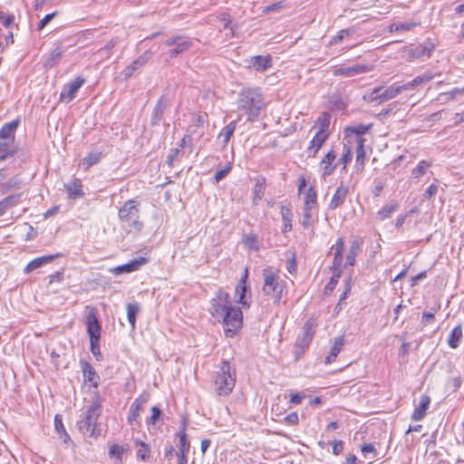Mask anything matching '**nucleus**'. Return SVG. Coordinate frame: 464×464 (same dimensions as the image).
<instances>
[{
	"mask_svg": "<svg viewBox=\"0 0 464 464\" xmlns=\"http://www.w3.org/2000/svg\"><path fill=\"white\" fill-rule=\"evenodd\" d=\"M344 246V241L343 238H338L336 240L335 245L332 247V249H334V256L333 260V265L331 266V269L333 270V273H337L342 275V264H343V250Z\"/></svg>",
	"mask_w": 464,
	"mask_h": 464,
	"instance_id": "obj_14",
	"label": "nucleus"
},
{
	"mask_svg": "<svg viewBox=\"0 0 464 464\" xmlns=\"http://www.w3.org/2000/svg\"><path fill=\"white\" fill-rule=\"evenodd\" d=\"M151 57L150 51L144 52L141 55H140L135 61H133L130 65H128L123 71L122 75L125 79L130 78L135 71L141 68Z\"/></svg>",
	"mask_w": 464,
	"mask_h": 464,
	"instance_id": "obj_15",
	"label": "nucleus"
},
{
	"mask_svg": "<svg viewBox=\"0 0 464 464\" xmlns=\"http://www.w3.org/2000/svg\"><path fill=\"white\" fill-rule=\"evenodd\" d=\"M331 115L329 112H324L318 118L317 122L320 125L318 131H323L324 133H327V130L330 125Z\"/></svg>",
	"mask_w": 464,
	"mask_h": 464,
	"instance_id": "obj_47",
	"label": "nucleus"
},
{
	"mask_svg": "<svg viewBox=\"0 0 464 464\" xmlns=\"http://www.w3.org/2000/svg\"><path fill=\"white\" fill-rule=\"evenodd\" d=\"M237 121L245 118L246 121H256L266 108L264 95L259 88L245 87L237 95Z\"/></svg>",
	"mask_w": 464,
	"mask_h": 464,
	"instance_id": "obj_1",
	"label": "nucleus"
},
{
	"mask_svg": "<svg viewBox=\"0 0 464 464\" xmlns=\"http://www.w3.org/2000/svg\"><path fill=\"white\" fill-rule=\"evenodd\" d=\"M65 189L70 198L76 199L81 198L84 196L82 191V185L80 179H73L70 182L64 185Z\"/></svg>",
	"mask_w": 464,
	"mask_h": 464,
	"instance_id": "obj_21",
	"label": "nucleus"
},
{
	"mask_svg": "<svg viewBox=\"0 0 464 464\" xmlns=\"http://www.w3.org/2000/svg\"><path fill=\"white\" fill-rule=\"evenodd\" d=\"M364 158H365V151H364L362 140H360L358 142V145L356 148V161H357V163L361 162V164L363 165Z\"/></svg>",
	"mask_w": 464,
	"mask_h": 464,
	"instance_id": "obj_56",
	"label": "nucleus"
},
{
	"mask_svg": "<svg viewBox=\"0 0 464 464\" xmlns=\"http://www.w3.org/2000/svg\"><path fill=\"white\" fill-rule=\"evenodd\" d=\"M311 218H312V210H308V208H304L303 221H302V225L304 227L307 228L310 227Z\"/></svg>",
	"mask_w": 464,
	"mask_h": 464,
	"instance_id": "obj_63",
	"label": "nucleus"
},
{
	"mask_svg": "<svg viewBox=\"0 0 464 464\" xmlns=\"http://www.w3.org/2000/svg\"><path fill=\"white\" fill-rule=\"evenodd\" d=\"M177 437L179 438L178 451L189 452L190 443L187 438L186 423L184 421L182 422L179 430L177 433Z\"/></svg>",
	"mask_w": 464,
	"mask_h": 464,
	"instance_id": "obj_29",
	"label": "nucleus"
},
{
	"mask_svg": "<svg viewBox=\"0 0 464 464\" xmlns=\"http://www.w3.org/2000/svg\"><path fill=\"white\" fill-rule=\"evenodd\" d=\"M224 324V332L227 337H233L243 324V314L239 307L230 306L228 310L220 316Z\"/></svg>",
	"mask_w": 464,
	"mask_h": 464,
	"instance_id": "obj_5",
	"label": "nucleus"
},
{
	"mask_svg": "<svg viewBox=\"0 0 464 464\" xmlns=\"http://www.w3.org/2000/svg\"><path fill=\"white\" fill-rule=\"evenodd\" d=\"M146 263L147 259L145 257L140 256L139 258L130 261L127 264L112 267L109 271L115 276H119L125 273L128 274L137 271L141 266L145 265Z\"/></svg>",
	"mask_w": 464,
	"mask_h": 464,
	"instance_id": "obj_12",
	"label": "nucleus"
},
{
	"mask_svg": "<svg viewBox=\"0 0 464 464\" xmlns=\"http://www.w3.org/2000/svg\"><path fill=\"white\" fill-rule=\"evenodd\" d=\"M430 167V163L426 160H421L418 163L417 167L411 170V178L419 179L422 177L427 169Z\"/></svg>",
	"mask_w": 464,
	"mask_h": 464,
	"instance_id": "obj_45",
	"label": "nucleus"
},
{
	"mask_svg": "<svg viewBox=\"0 0 464 464\" xmlns=\"http://www.w3.org/2000/svg\"><path fill=\"white\" fill-rule=\"evenodd\" d=\"M381 91H382V86L375 87L372 90L371 92L364 95L363 99L369 102H376L378 104H381L382 103V102H380L381 97H382Z\"/></svg>",
	"mask_w": 464,
	"mask_h": 464,
	"instance_id": "obj_46",
	"label": "nucleus"
},
{
	"mask_svg": "<svg viewBox=\"0 0 464 464\" xmlns=\"http://www.w3.org/2000/svg\"><path fill=\"white\" fill-rule=\"evenodd\" d=\"M406 91L403 84L398 85V84H392L390 87L384 89L382 86V91H381V101L380 102H385L391 99L395 98L398 94L401 92Z\"/></svg>",
	"mask_w": 464,
	"mask_h": 464,
	"instance_id": "obj_25",
	"label": "nucleus"
},
{
	"mask_svg": "<svg viewBox=\"0 0 464 464\" xmlns=\"http://www.w3.org/2000/svg\"><path fill=\"white\" fill-rule=\"evenodd\" d=\"M236 384V371L227 361H223L217 372L215 389L219 396H227L231 393Z\"/></svg>",
	"mask_w": 464,
	"mask_h": 464,
	"instance_id": "obj_3",
	"label": "nucleus"
},
{
	"mask_svg": "<svg viewBox=\"0 0 464 464\" xmlns=\"http://www.w3.org/2000/svg\"><path fill=\"white\" fill-rule=\"evenodd\" d=\"M22 181L17 177L11 178L2 188V193L5 194L11 189H18L21 188Z\"/></svg>",
	"mask_w": 464,
	"mask_h": 464,
	"instance_id": "obj_48",
	"label": "nucleus"
},
{
	"mask_svg": "<svg viewBox=\"0 0 464 464\" xmlns=\"http://www.w3.org/2000/svg\"><path fill=\"white\" fill-rule=\"evenodd\" d=\"M372 71V67L369 65L363 64H355L351 67H341V68H333V75L334 76H343V77H352L357 74L368 72Z\"/></svg>",
	"mask_w": 464,
	"mask_h": 464,
	"instance_id": "obj_11",
	"label": "nucleus"
},
{
	"mask_svg": "<svg viewBox=\"0 0 464 464\" xmlns=\"http://www.w3.org/2000/svg\"><path fill=\"white\" fill-rule=\"evenodd\" d=\"M121 225L128 232L139 233L143 228L140 221L139 203L133 199L127 200L118 212Z\"/></svg>",
	"mask_w": 464,
	"mask_h": 464,
	"instance_id": "obj_2",
	"label": "nucleus"
},
{
	"mask_svg": "<svg viewBox=\"0 0 464 464\" xmlns=\"http://www.w3.org/2000/svg\"><path fill=\"white\" fill-rule=\"evenodd\" d=\"M166 102L164 100L163 97H160L155 107H154V111H153V113H152V116H151V124L152 125H158L162 118V115L164 113V111L166 109Z\"/></svg>",
	"mask_w": 464,
	"mask_h": 464,
	"instance_id": "obj_30",
	"label": "nucleus"
},
{
	"mask_svg": "<svg viewBox=\"0 0 464 464\" xmlns=\"http://www.w3.org/2000/svg\"><path fill=\"white\" fill-rule=\"evenodd\" d=\"M344 345V336L341 335L334 339L333 345L330 350L328 356L325 358V364H330L335 361L336 357L342 351Z\"/></svg>",
	"mask_w": 464,
	"mask_h": 464,
	"instance_id": "obj_23",
	"label": "nucleus"
},
{
	"mask_svg": "<svg viewBox=\"0 0 464 464\" xmlns=\"http://www.w3.org/2000/svg\"><path fill=\"white\" fill-rule=\"evenodd\" d=\"M314 321L310 318L308 319L303 327V335L297 338L296 344L301 348H306L314 335Z\"/></svg>",
	"mask_w": 464,
	"mask_h": 464,
	"instance_id": "obj_13",
	"label": "nucleus"
},
{
	"mask_svg": "<svg viewBox=\"0 0 464 464\" xmlns=\"http://www.w3.org/2000/svg\"><path fill=\"white\" fill-rule=\"evenodd\" d=\"M229 295L222 289H219L215 296L210 301L209 313L210 314L220 321V316L232 306Z\"/></svg>",
	"mask_w": 464,
	"mask_h": 464,
	"instance_id": "obj_6",
	"label": "nucleus"
},
{
	"mask_svg": "<svg viewBox=\"0 0 464 464\" xmlns=\"http://www.w3.org/2000/svg\"><path fill=\"white\" fill-rule=\"evenodd\" d=\"M64 50L62 46L55 47L49 54L46 60V65L49 67L55 66L62 59Z\"/></svg>",
	"mask_w": 464,
	"mask_h": 464,
	"instance_id": "obj_42",
	"label": "nucleus"
},
{
	"mask_svg": "<svg viewBox=\"0 0 464 464\" xmlns=\"http://www.w3.org/2000/svg\"><path fill=\"white\" fill-rule=\"evenodd\" d=\"M0 159H6L15 153L14 142H8L5 140H0Z\"/></svg>",
	"mask_w": 464,
	"mask_h": 464,
	"instance_id": "obj_44",
	"label": "nucleus"
},
{
	"mask_svg": "<svg viewBox=\"0 0 464 464\" xmlns=\"http://www.w3.org/2000/svg\"><path fill=\"white\" fill-rule=\"evenodd\" d=\"M134 445L137 450V459H140L142 461H146L150 458V446L144 442H142L140 440L136 439L134 440Z\"/></svg>",
	"mask_w": 464,
	"mask_h": 464,
	"instance_id": "obj_36",
	"label": "nucleus"
},
{
	"mask_svg": "<svg viewBox=\"0 0 464 464\" xmlns=\"http://www.w3.org/2000/svg\"><path fill=\"white\" fill-rule=\"evenodd\" d=\"M244 243L249 248H255L256 250L258 249V247L256 246L257 239L255 235L245 237Z\"/></svg>",
	"mask_w": 464,
	"mask_h": 464,
	"instance_id": "obj_61",
	"label": "nucleus"
},
{
	"mask_svg": "<svg viewBox=\"0 0 464 464\" xmlns=\"http://www.w3.org/2000/svg\"><path fill=\"white\" fill-rule=\"evenodd\" d=\"M14 22V15L10 14H7L3 11H0V23L3 24L5 27H10Z\"/></svg>",
	"mask_w": 464,
	"mask_h": 464,
	"instance_id": "obj_54",
	"label": "nucleus"
},
{
	"mask_svg": "<svg viewBox=\"0 0 464 464\" xmlns=\"http://www.w3.org/2000/svg\"><path fill=\"white\" fill-rule=\"evenodd\" d=\"M101 412V403L99 401H93L82 419L77 422L80 432L90 437H97L99 435L96 432L97 420Z\"/></svg>",
	"mask_w": 464,
	"mask_h": 464,
	"instance_id": "obj_4",
	"label": "nucleus"
},
{
	"mask_svg": "<svg viewBox=\"0 0 464 464\" xmlns=\"http://www.w3.org/2000/svg\"><path fill=\"white\" fill-rule=\"evenodd\" d=\"M237 127V121H230L219 132L218 139L222 140L223 147H226L233 136Z\"/></svg>",
	"mask_w": 464,
	"mask_h": 464,
	"instance_id": "obj_28",
	"label": "nucleus"
},
{
	"mask_svg": "<svg viewBox=\"0 0 464 464\" xmlns=\"http://www.w3.org/2000/svg\"><path fill=\"white\" fill-rule=\"evenodd\" d=\"M87 309L89 311L84 317V324L89 339H101L102 326L97 317V311L93 307H87Z\"/></svg>",
	"mask_w": 464,
	"mask_h": 464,
	"instance_id": "obj_9",
	"label": "nucleus"
},
{
	"mask_svg": "<svg viewBox=\"0 0 464 464\" xmlns=\"http://www.w3.org/2000/svg\"><path fill=\"white\" fill-rule=\"evenodd\" d=\"M283 8V2H277L275 4H272L270 5H267L263 8L262 13L263 14H269L271 12H278Z\"/></svg>",
	"mask_w": 464,
	"mask_h": 464,
	"instance_id": "obj_59",
	"label": "nucleus"
},
{
	"mask_svg": "<svg viewBox=\"0 0 464 464\" xmlns=\"http://www.w3.org/2000/svg\"><path fill=\"white\" fill-rule=\"evenodd\" d=\"M57 15V12L46 14L38 24V30H43Z\"/></svg>",
	"mask_w": 464,
	"mask_h": 464,
	"instance_id": "obj_58",
	"label": "nucleus"
},
{
	"mask_svg": "<svg viewBox=\"0 0 464 464\" xmlns=\"http://www.w3.org/2000/svg\"><path fill=\"white\" fill-rule=\"evenodd\" d=\"M124 452V450L121 446L113 444L109 449V455L111 457H116L118 460H121V456Z\"/></svg>",
	"mask_w": 464,
	"mask_h": 464,
	"instance_id": "obj_53",
	"label": "nucleus"
},
{
	"mask_svg": "<svg viewBox=\"0 0 464 464\" xmlns=\"http://www.w3.org/2000/svg\"><path fill=\"white\" fill-rule=\"evenodd\" d=\"M246 287V285H237L236 289L237 295H238L237 302L242 304L243 306L249 307V303L245 300Z\"/></svg>",
	"mask_w": 464,
	"mask_h": 464,
	"instance_id": "obj_55",
	"label": "nucleus"
},
{
	"mask_svg": "<svg viewBox=\"0 0 464 464\" xmlns=\"http://www.w3.org/2000/svg\"><path fill=\"white\" fill-rule=\"evenodd\" d=\"M340 277H341L340 274L333 273V276L330 278V281L327 283V285L324 287V293L325 294H330L331 292L334 291V289L335 288V286H336Z\"/></svg>",
	"mask_w": 464,
	"mask_h": 464,
	"instance_id": "obj_51",
	"label": "nucleus"
},
{
	"mask_svg": "<svg viewBox=\"0 0 464 464\" xmlns=\"http://www.w3.org/2000/svg\"><path fill=\"white\" fill-rule=\"evenodd\" d=\"M371 128H372V124H367V125L359 124V125L352 128V131L357 135H362V134L368 132L371 130Z\"/></svg>",
	"mask_w": 464,
	"mask_h": 464,
	"instance_id": "obj_60",
	"label": "nucleus"
},
{
	"mask_svg": "<svg viewBox=\"0 0 464 464\" xmlns=\"http://www.w3.org/2000/svg\"><path fill=\"white\" fill-rule=\"evenodd\" d=\"M90 349L97 361L102 360V355L100 350V339L90 340Z\"/></svg>",
	"mask_w": 464,
	"mask_h": 464,
	"instance_id": "obj_50",
	"label": "nucleus"
},
{
	"mask_svg": "<svg viewBox=\"0 0 464 464\" xmlns=\"http://www.w3.org/2000/svg\"><path fill=\"white\" fill-rule=\"evenodd\" d=\"M434 49V45L431 43H425L423 44L416 45L411 49V55L414 58H429Z\"/></svg>",
	"mask_w": 464,
	"mask_h": 464,
	"instance_id": "obj_27",
	"label": "nucleus"
},
{
	"mask_svg": "<svg viewBox=\"0 0 464 464\" xmlns=\"http://www.w3.org/2000/svg\"><path fill=\"white\" fill-rule=\"evenodd\" d=\"M280 214L284 222L282 232L287 233L292 230V211L288 207L281 206Z\"/></svg>",
	"mask_w": 464,
	"mask_h": 464,
	"instance_id": "obj_35",
	"label": "nucleus"
},
{
	"mask_svg": "<svg viewBox=\"0 0 464 464\" xmlns=\"http://www.w3.org/2000/svg\"><path fill=\"white\" fill-rule=\"evenodd\" d=\"M263 292L267 295L275 294L276 299L278 301L283 290L278 275L272 268L266 267L263 270Z\"/></svg>",
	"mask_w": 464,
	"mask_h": 464,
	"instance_id": "obj_7",
	"label": "nucleus"
},
{
	"mask_svg": "<svg viewBox=\"0 0 464 464\" xmlns=\"http://www.w3.org/2000/svg\"><path fill=\"white\" fill-rule=\"evenodd\" d=\"M85 79L82 76H77L73 81L65 84L60 93V101L70 102L76 97L79 89L84 84Z\"/></svg>",
	"mask_w": 464,
	"mask_h": 464,
	"instance_id": "obj_10",
	"label": "nucleus"
},
{
	"mask_svg": "<svg viewBox=\"0 0 464 464\" xmlns=\"http://www.w3.org/2000/svg\"><path fill=\"white\" fill-rule=\"evenodd\" d=\"M164 45L168 47L174 46L169 51V58H175L192 46V41L187 36H172L164 42Z\"/></svg>",
	"mask_w": 464,
	"mask_h": 464,
	"instance_id": "obj_8",
	"label": "nucleus"
},
{
	"mask_svg": "<svg viewBox=\"0 0 464 464\" xmlns=\"http://www.w3.org/2000/svg\"><path fill=\"white\" fill-rule=\"evenodd\" d=\"M56 256H58V255H49L36 257L28 263L24 271L25 274H29L34 270L51 263Z\"/></svg>",
	"mask_w": 464,
	"mask_h": 464,
	"instance_id": "obj_22",
	"label": "nucleus"
},
{
	"mask_svg": "<svg viewBox=\"0 0 464 464\" xmlns=\"http://www.w3.org/2000/svg\"><path fill=\"white\" fill-rule=\"evenodd\" d=\"M399 208L397 202H390L384 205L377 213L378 218L382 221L389 218L392 215L396 212Z\"/></svg>",
	"mask_w": 464,
	"mask_h": 464,
	"instance_id": "obj_34",
	"label": "nucleus"
},
{
	"mask_svg": "<svg viewBox=\"0 0 464 464\" xmlns=\"http://www.w3.org/2000/svg\"><path fill=\"white\" fill-rule=\"evenodd\" d=\"M317 207V194L314 187H310L305 192L304 207L308 210H313Z\"/></svg>",
	"mask_w": 464,
	"mask_h": 464,
	"instance_id": "obj_38",
	"label": "nucleus"
},
{
	"mask_svg": "<svg viewBox=\"0 0 464 464\" xmlns=\"http://www.w3.org/2000/svg\"><path fill=\"white\" fill-rule=\"evenodd\" d=\"M461 338H462V327H461V324H458L457 326H455L452 329V331L449 336V340H448L449 346L453 349L457 348L459 344V341Z\"/></svg>",
	"mask_w": 464,
	"mask_h": 464,
	"instance_id": "obj_39",
	"label": "nucleus"
},
{
	"mask_svg": "<svg viewBox=\"0 0 464 464\" xmlns=\"http://www.w3.org/2000/svg\"><path fill=\"white\" fill-rule=\"evenodd\" d=\"M265 179H257L253 188V204L257 205L265 194Z\"/></svg>",
	"mask_w": 464,
	"mask_h": 464,
	"instance_id": "obj_41",
	"label": "nucleus"
},
{
	"mask_svg": "<svg viewBox=\"0 0 464 464\" xmlns=\"http://www.w3.org/2000/svg\"><path fill=\"white\" fill-rule=\"evenodd\" d=\"M337 157L336 152L334 150L328 151L324 158L321 160V169H323V176L325 178L330 176L335 169L334 161Z\"/></svg>",
	"mask_w": 464,
	"mask_h": 464,
	"instance_id": "obj_20",
	"label": "nucleus"
},
{
	"mask_svg": "<svg viewBox=\"0 0 464 464\" xmlns=\"http://www.w3.org/2000/svg\"><path fill=\"white\" fill-rule=\"evenodd\" d=\"M432 78H433L432 73L425 72L421 75L416 76L411 82H409L403 85H404L406 91H410V90L415 89L419 85H421L423 83L430 82V80H432Z\"/></svg>",
	"mask_w": 464,
	"mask_h": 464,
	"instance_id": "obj_32",
	"label": "nucleus"
},
{
	"mask_svg": "<svg viewBox=\"0 0 464 464\" xmlns=\"http://www.w3.org/2000/svg\"><path fill=\"white\" fill-rule=\"evenodd\" d=\"M348 193H349L348 186L344 185L342 182L336 188V190L329 203L328 208L330 209H336L339 207H341L343 204Z\"/></svg>",
	"mask_w": 464,
	"mask_h": 464,
	"instance_id": "obj_17",
	"label": "nucleus"
},
{
	"mask_svg": "<svg viewBox=\"0 0 464 464\" xmlns=\"http://www.w3.org/2000/svg\"><path fill=\"white\" fill-rule=\"evenodd\" d=\"M149 400V395H140L132 402L130 408L128 422L130 425H133L137 422V419L140 415V411L142 409V406L147 403Z\"/></svg>",
	"mask_w": 464,
	"mask_h": 464,
	"instance_id": "obj_16",
	"label": "nucleus"
},
{
	"mask_svg": "<svg viewBox=\"0 0 464 464\" xmlns=\"http://www.w3.org/2000/svg\"><path fill=\"white\" fill-rule=\"evenodd\" d=\"M437 312V309H432L431 312H424L422 314L421 317V323L426 325L430 324L432 321H434L435 318V313Z\"/></svg>",
	"mask_w": 464,
	"mask_h": 464,
	"instance_id": "obj_57",
	"label": "nucleus"
},
{
	"mask_svg": "<svg viewBox=\"0 0 464 464\" xmlns=\"http://www.w3.org/2000/svg\"><path fill=\"white\" fill-rule=\"evenodd\" d=\"M21 194H14L5 198L0 201V216H3L5 211L20 202Z\"/></svg>",
	"mask_w": 464,
	"mask_h": 464,
	"instance_id": "obj_31",
	"label": "nucleus"
},
{
	"mask_svg": "<svg viewBox=\"0 0 464 464\" xmlns=\"http://www.w3.org/2000/svg\"><path fill=\"white\" fill-rule=\"evenodd\" d=\"M284 420L290 425H295L298 423L299 418L296 412H291L285 417Z\"/></svg>",
	"mask_w": 464,
	"mask_h": 464,
	"instance_id": "obj_64",
	"label": "nucleus"
},
{
	"mask_svg": "<svg viewBox=\"0 0 464 464\" xmlns=\"http://www.w3.org/2000/svg\"><path fill=\"white\" fill-rule=\"evenodd\" d=\"M354 33V30L352 28L343 29L338 32V34L332 38L330 41V44H337L342 42L346 36L352 35Z\"/></svg>",
	"mask_w": 464,
	"mask_h": 464,
	"instance_id": "obj_49",
	"label": "nucleus"
},
{
	"mask_svg": "<svg viewBox=\"0 0 464 464\" xmlns=\"http://www.w3.org/2000/svg\"><path fill=\"white\" fill-rule=\"evenodd\" d=\"M231 170V163H227L224 168L218 169L215 173L214 179L216 183L222 180Z\"/></svg>",
	"mask_w": 464,
	"mask_h": 464,
	"instance_id": "obj_52",
	"label": "nucleus"
},
{
	"mask_svg": "<svg viewBox=\"0 0 464 464\" xmlns=\"http://www.w3.org/2000/svg\"><path fill=\"white\" fill-rule=\"evenodd\" d=\"M18 125V120L4 124L0 129V140H5L8 142H14L15 131Z\"/></svg>",
	"mask_w": 464,
	"mask_h": 464,
	"instance_id": "obj_19",
	"label": "nucleus"
},
{
	"mask_svg": "<svg viewBox=\"0 0 464 464\" xmlns=\"http://www.w3.org/2000/svg\"><path fill=\"white\" fill-rule=\"evenodd\" d=\"M102 158V153L98 151H93L89 153L86 157H84L81 160V164L83 166L85 169H88L94 164H97Z\"/></svg>",
	"mask_w": 464,
	"mask_h": 464,
	"instance_id": "obj_43",
	"label": "nucleus"
},
{
	"mask_svg": "<svg viewBox=\"0 0 464 464\" xmlns=\"http://www.w3.org/2000/svg\"><path fill=\"white\" fill-rule=\"evenodd\" d=\"M250 65L256 71L264 72L272 66L271 58L269 55L262 56L256 55L251 58Z\"/></svg>",
	"mask_w": 464,
	"mask_h": 464,
	"instance_id": "obj_26",
	"label": "nucleus"
},
{
	"mask_svg": "<svg viewBox=\"0 0 464 464\" xmlns=\"http://www.w3.org/2000/svg\"><path fill=\"white\" fill-rule=\"evenodd\" d=\"M127 309V318L131 325V329H135L136 324V316L140 313V307L138 303H128L126 305Z\"/></svg>",
	"mask_w": 464,
	"mask_h": 464,
	"instance_id": "obj_37",
	"label": "nucleus"
},
{
	"mask_svg": "<svg viewBox=\"0 0 464 464\" xmlns=\"http://www.w3.org/2000/svg\"><path fill=\"white\" fill-rule=\"evenodd\" d=\"M361 244V239H355L351 243L349 252L346 256V265L351 266L354 265L356 256L360 252Z\"/></svg>",
	"mask_w": 464,
	"mask_h": 464,
	"instance_id": "obj_33",
	"label": "nucleus"
},
{
	"mask_svg": "<svg viewBox=\"0 0 464 464\" xmlns=\"http://www.w3.org/2000/svg\"><path fill=\"white\" fill-rule=\"evenodd\" d=\"M160 415H161V410L157 406H153L151 409V415L148 420V424H150V423L154 424L159 420Z\"/></svg>",
	"mask_w": 464,
	"mask_h": 464,
	"instance_id": "obj_62",
	"label": "nucleus"
},
{
	"mask_svg": "<svg viewBox=\"0 0 464 464\" xmlns=\"http://www.w3.org/2000/svg\"><path fill=\"white\" fill-rule=\"evenodd\" d=\"M328 138V133H324L323 131H317L310 141V145L307 149L308 157L314 158L317 154L318 150L321 149L324 141Z\"/></svg>",
	"mask_w": 464,
	"mask_h": 464,
	"instance_id": "obj_18",
	"label": "nucleus"
},
{
	"mask_svg": "<svg viewBox=\"0 0 464 464\" xmlns=\"http://www.w3.org/2000/svg\"><path fill=\"white\" fill-rule=\"evenodd\" d=\"M82 367L84 380L86 382H90L93 383L94 386H97V381L96 380L99 377L97 376L96 372L92 368V366L89 362H82Z\"/></svg>",
	"mask_w": 464,
	"mask_h": 464,
	"instance_id": "obj_40",
	"label": "nucleus"
},
{
	"mask_svg": "<svg viewBox=\"0 0 464 464\" xmlns=\"http://www.w3.org/2000/svg\"><path fill=\"white\" fill-rule=\"evenodd\" d=\"M430 403V398L428 395H422L418 407L415 408L411 415V419L415 421L422 420L426 415V411L428 410Z\"/></svg>",
	"mask_w": 464,
	"mask_h": 464,
	"instance_id": "obj_24",
	"label": "nucleus"
}]
</instances>
